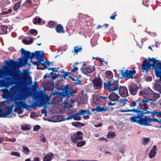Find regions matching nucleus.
<instances>
[{
    "mask_svg": "<svg viewBox=\"0 0 161 161\" xmlns=\"http://www.w3.org/2000/svg\"><path fill=\"white\" fill-rule=\"evenodd\" d=\"M73 119V115H71V116L68 117L67 118H66L65 119L62 120V121H64V120H69V119Z\"/></svg>",
    "mask_w": 161,
    "mask_h": 161,
    "instance_id": "nucleus-60",
    "label": "nucleus"
},
{
    "mask_svg": "<svg viewBox=\"0 0 161 161\" xmlns=\"http://www.w3.org/2000/svg\"><path fill=\"white\" fill-rule=\"evenodd\" d=\"M95 89H100L102 88L103 82L100 78H95L92 81Z\"/></svg>",
    "mask_w": 161,
    "mask_h": 161,
    "instance_id": "nucleus-15",
    "label": "nucleus"
},
{
    "mask_svg": "<svg viewBox=\"0 0 161 161\" xmlns=\"http://www.w3.org/2000/svg\"><path fill=\"white\" fill-rule=\"evenodd\" d=\"M147 60V59L144 60L143 62V64L142 65V69L143 72L145 71L147 72L150 69L151 65L150 64V62H153L152 66L153 68L155 70V73L156 76L157 78H159V80L155 81V84L154 86V88L155 90H156L158 92V94H159L161 93V79L160 77H158L157 75L158 70H161V67H159L160 65V62H158L157 60H156L155 58H148Z\"/></svg>",
    "mask_w": 161,
    "mask_h": 161,
    "instance_id": "nucleus-2",
    "label": "nucleus"
},
{
    "mask_svg": "<svg viewBox=\"0 0 161 161\" xmlns=\"http://www.w3.org/2000/svg\"><path fill=\"white\" fill-rule=\"evenodd\" d=\"M108 110L107 109L105 108L104 107H101L100 106H97L95 108H93L92 110H96L97 112H106V110Z\"/></svg>",
    "mask_w": 161,
    "mask_h": 161,
    "instance_id": "nucleus-28",
    "label": "nucleus"
},
{
    "mask_svg": "<svg viewBox=\"0 0 161 161\" xmlns=\"http://www.w3.org/2000/svg\"><path fill=\"white\" fill-rule=\"evenodd\" d=\"M23 152L25 155H27L29 154L31 152V151L29 148L26 146L23 145L22 146Z\"/></svg>",
    "mask_w": 161,
    "mask_h": 161,
    "instance_id": "nucleus-29",
    "label": "nucleus"
},
{
    "mask_svg": "<svg viewBox=\"0 0 161 161\" xmlns=\"http://www.w3.org/2000/svg\"><path fill=\"white\" fill-rule=\"evenodd\" d=\"M6 64L7 65L11 68L12 70H14L17 66V64L13 60H11L10 61H6Z\"/></svg>",
    "mask_w": 161,
    "mask_h": 161,
    "instance_id": "nucleus-21",
    "label": "nucleus"
},
{
    "mask_svg": "<svg viewBox=\"0 0 161 161\" xmlns=\"http://www.w3.org/2000/svg\"><path fill=\"white\" fill-rule=\"evenodd\" d=\"M145 114H151L153 118H154L155 116L157 117L161 118V112L158 111H146Z\"/></svg>",
    "mask_w": 161,
    "mask_h": 161,
    "instance_id": "nucleus-25",
    "label": "nucleus"
},
{
    "mask_svg": "<svg viewBox=\"0 0 161 161\" xmlns=\"http://www.w3.org/2000/svg\"><path fill=\"white\" fill-rule=\"evenodd\" d=\"M98 141H107L108 140L107 139L104 138L103 137H100L98 139Z\"/></svg>",
    "mask_w": 161,
    "mask_h": 161,
    "instance_id": "nucleus-59",
    "label": "nucleus"
},
{
    "mask_svg": "<svg viewBox=\"0 0 161 161\" xmlns=\"http://www.w3.org/2000/svg\"><path fill=\"white\" fill-rule=\"evenodd\" d=\"M136 101H133L131 103V105H130V107H135L137 105V103H136Z\"/></svg>",
    "mask_w": 161,
    "mask_h": 161,
    "instance_id": "nucleus-55",
    "label": "nucleus"
},
{
    "mask_svg": "<svg viewBox=\"0 0 161 161\" xmlns=\"http://www.w3.org/2000/svg\"><path fill=\"white\" fill-rule=\"evenodd\" d=\"M151 121V119L150 118L143 115V116L141 117L139 125L144 126L151 125L149 124L150 123Z\"/></svg>",
    "mask_w": 161,
    "mask_h": 161,
    "instance_id": "nucleus-14",
    "label": "nucleus"
},
{
    "mask_svg": "<svg viewBox=\"0 0 161 161\" xmlns=\"http://www.w3.org/2000/svg\"><path fill=\"white\" fill-rule=\"evenodd\" d=\"M103 87L105 89L108 90L109 92L117 91L119 86V84L118 80H111L107 82H104Z\"/></svg>",
    "mask_w": 161,
    "mask_h": 161,
    "instance_id": "nucleus-5",
    "label": "nucleus"
},
{
    "mask_svg": "<svg viewBox=\"0 0 161 161\" xmlns=\"http://www.w3.org/2000/svg\"><path fill=\"white\" fill-rule=\"evenodd\" d=\"M49 104V102H47L44 97L42 98L41 100L40 104L43 106L47 105Z\"/></svg>",
    "mask_w": 161,
    "mask_h": 161,
    "instance_id": "nucleus-36",
    "label": "nucleus"
},
{
    "mask_svg": "<svg viewBox=\"0 0 161 161\" xmlns=\"http://www.w3.org/2000/svg\"><path fill=\"white\" fill-rule=\"evenodd\" d=\"M125 148L124 146H122V148H120V149L119 150V151L120 152H121L123 154L125 152Z\"/></svg>",
    "mask_w": 161,
    "mask_h": 161,
    "instance_id": "nucleus-57",
    "label": "nucleus"
},
{
    "mask_svg": "<svg viewBox=\"0 0 161 161\" xmlns=\"http://www.w3.org/2000/svg\"><path fill=\"white\" fill-rule=\"evenodd\" d=\"M119 92L120 95L122 97H125L128 95V92L127 88L125 86H119Z\"/></svg>",
    "mask_w": 161,
    "mask_h": 161,
    "instance_id": "nucleus-18",
    "label": "nucleus"
},
{
    "mask_svg": "<svg viewBox=\"0 0 161 161\" xmlns=\"http://www.w3.org/2000/svg\"><path fill=\"white\" fill-rule=\"evenodd\" d=\"M116 136V134L114 132L112 131L109 132L107 135L108 138H114Z\"/></svg>",
    "mask_w": 161,
    "mask_h": 161,
    "instance_id": "nucleus-34",
    "label": "nucleus"
},
{
    "mask_svg": "<svg viewBox=\"0 0 161 161\" xmlns=\"http://www.w3.org/2000/svg\"><path fill=\"white\" fill-rule=\"evenodd\" d=\"M55 29L57 32L58 33H64L65 32L63 27L60 24L56 26Z\"/></svg>",
    "mask_w": 161,
    "mask_h": 161,
    "instance_id": "nucleus-27",
    "label": "nucleus"
},
{
    "mask_svg": "<svg viewBox=\"0 0 161 161\" xmlns=\"http://www.w3.org/2000/svg\"><path fill=\"white\" fill-rule=\"evenodd\" d=\"M86 143V141L83 140L82 141H80L79 142H77V144L76 145L77 147H81L82 146H83L85 145Z\"/></svg>",
    "mask_w": 161,
    "mask_h": 161,
    "instance_id": "nucleus-42",
    "label": "nucleus"
},
{
    "mask_svg": "<svg viewBox=\"0 0 161 161\" xmlns=\"http://www.w3.org/2000/svg\"><path fill=\"white\" fill-rule=\"evenodd\" d=\"M82 50V47H79L78 46H75L74 47V51H72V53L75 52V53L74 55L76 53V54H77L78 53L80 52Z\"/></svg>",
    "mask_w": 161,
    "mask_h": 161,
    "instance_id": "nucleus-32",
    "label": "nucleus"
},
{
    "mask_svg": "<svg viewBox=\"0 0 161 161\" xmlns=\"http://www.w3.org/2000/svg\"><path fill=\"white\" fill-rule=\"evenodd\" d=\"M151 121H150V123L151 122H158V120L157 119H155L154 118H153V119H151Z\"/></svg>",
    "mask_w": 161,
    "mask_h": 161,
    "instance_id": "nucleus-64",
    "label": "nucleus"
},
{
    "mask_svg": "<svg viewBox=\"0 0 161 161\" xmlns=\"http://www.w3.org/2000/svg\"><path fill=\"white\" fill-rule=\"evenodd\" d=\"M14 115L12 111V108H10L5 112H3L2 109L0 108V117H10Z\"/></svg>",
    "mask_w": 161,
    "mask_h": 161,
    "instance_id": "nucleus-12",
    "label": "nucleus"
},
{
    "mask_svg": "<svg viewBox=\"0 0 161 161\" xmlns=\"http://www.w3.org/2000/svg\"><path fill=\"white\" fill-rule=\"evenodd\" d=\"M80 115H81L80 114V112L79 113H77L75 114H73V119L75 120H80Z\"/></svg>",
    "mask_w": 161,
    "mask_h": 161,
    "instance_id": "nucleus-33",
    "label": "nucleus"
},
{
    "mask_svg": "<svg viewBox=\"0 0 161 161\" xmlns=\"http://www.w3.org/2000/svg\"><path fill=\"white\" fill-rule=\"evenodd\" d=\"M52 96H53L52 101L54 103L62 101L63 97H66V94L65 93L64 88L63 89L61 92L56 91H53L51 93Z\"/></svg>",
    "mask_w": 161,
    "mask_h": 161,
    "instance_id": "nucleus-6",
    "label": "nucleus"
},
{
    "mask_svg": "<svg viewBox=\"0 0 161 161\" xmlns=\"http://www.w3.org/2000/svg\"><path fill=\"white\" fill-rule=\"evenodd\" d=\"M21 128L24 130H30L31 128V126L28 124H25L24 125H22L21 126Z\"/></svg>",
    "mask_w": 161,
    "mask_h": 161,
    "instance_id": "nucleus-37",
    "label": "nucleus"
},
{
    "mask_svg": "<svg viewBox=\"0 0 161 161\" xmlns=\"http://www.w3.org/2000/svg\"><path fill=\"white\" fill-rule=\"evenodd\" d=\"M130 74H131V77H132V78H133L132 75H134V74H136V71L134 70H130Z\"/></svg>",
    "mask_w": 161,
    "mask_h": 161,
    "instance_id": "nucleus-63",
    "label": "nucleus"
},
{
    "mask_svg": "<svg viewBox=\"0 0 161 161\" xmlns=\"http://www.w3.org/2000/svg\"><path fill=\"white\" fill-rule=\"evenodd\" d=\"M34 41V39L33 38L31 37L30 40L28 41L26 39H23L22 40V42L26 45H29L31 44Z\"/></svg>",
    "mask_w": 161,
    "mask_h": 161,
    "instance_id": "nucleus-31",
    "label": "nucleus"
},
{
    "mask_svg": "<svg viewBox=\"0 0 161 161\" xmlns=\"http://www.w3.org/2000/svg\"><path fill=\"white\" fill-rule=\"evenodd\" d=\"M152 77L150 76H148L146 77L145 79L147 81H150L152 80Z\"/></svg>",
    "mask_w": 161,
    "mask_h": 161,
    "instance_id": "nucleus-58",
    "label": "nucleus"
},
{
    "mask_svg": "<svg viewBox=\"0 0 161 161\" xmlns=\"http://www.w3.org/2000/svg\"><path fill=\"white\" fill-rule=\"evenodd\" d=\"M0 90L3 92L2 96L3 98L12 101L15 100V96L18 93V90L15 87H11L9 90L7 89H1Z\"/></svg>",
    "mask_w": 161,
    "mask_h": 161,
    "instance_id": "nucleus-3",
    "label": "nucleus"
},
{
    "mask_svg": "<svg viewBox=\"0 0 161 161\" xmlns=\"http://www.w3.org/2000/svg\"><path fill=\"white\" fill-rule=\"evenodd\" d=\"M0 86L4 87L6 86V83L3 80H0Z\"/></svg>",
    "mask_w": 161,
    "mask_h": 161,
    "instance_id": "nucleus-54",
    "label": "nucleus"
},
{
    "mask_svg": "<svg viewBox=\"0 0 161 161\" xmlns=\"http://www.w3.org/2000/svg\"><path fill=\"white\" fill-rule=\"evenodd\" d=\"M83 135V133L81 131H78L76 133H75L71 136L70 139L72 142L77 143L79 141L82 139Z\"/></svg>",
    "mask_w": 161,
    "mask_h": 161,
    "instance_id": "nucleus-11",
    "label": "nucleus"
},
{
    "mask_svg": "<svg viewBox=\"0 0 161 161\" xmlns=\"http://www.w3.org/2000/svg\"><path fill=\"white\" fill-rule=\"evenodd\" d=\"M38 88V84L36 81H34V85L32 86V88L34 89H36Z\"/></svg>",
    "mask_w": 161,
    "mask_h": 161,
    "instance_id": "nucleus-52",
    "label": "nucleus"
},
{
    "mask_svg": "<svg viewBox=\"0 0 161 161\" xmlns=\"http://www.w3.org/2000/svg\"><path fill=\"white\" fill-rule=\"evenodd\" d=\"M138 110H136L135 108H133L131 109H127V110H120V112H137Z\"/></svg>",
    "mask_w": 161,
    "mask_h": 161,
    "instance_id": "nucleus-41",
    "label": "nucleus"
},
{
    "mask_svg": "<svg viewBox=\"0 0 161 161\" xmlns=\"http://www.w3.org/2000/svg\"><path fill=\"white\" fill-rule=\"evenodd\" d=\"M111 92L110 93L108 97L109 99L112 101H119V99L120 98V97L119 95L115 92L114 91Z\"/></svg>",
    "mask_w": 161,
    "mask_h": 161,
    "instance_id": "nucleus-16",
    "label": "nucleus"
},
{
    "mask_svg": "<svg viewBox=\"0 0 161 161\" xmlns=\"http://www.w3.org/2000/svg\"><path fill=\"white\" fill-rule=\"evenodd\" d=\"M41 19L39 18H35L34 19V23L35 24H40L41 22Z\"/></svg>",
    "mask_w": 161,
    "mask_h": 161,
    "instance_id": "nucleus-45",
    "label": "nucleus"
},
{
    "mask_svg": "<svg viewBox=\"0 0 161 161\" xmlns=\"http://www.w3.org/2000/svg\"><path fill=\"white\" fill-rule=\"evenodd\" d=\"M150 138H144L142 139V144L146 145L150 141Z\"/></svg>",
    "mask_w": 161,
    "mask_h": 161,
    "instance_id": "nucleus-39",
    "label": "nucleus"
},
{
    "mask_svg": "<svg viewBox=\"0 0 161 161\" xmlns=\"http://www.w3.org/2000/svg\"><path fill=\"white\" fill-rule=\"evenodd\" d=\"M138 88L137 85L134 84L130 85L129 87L130 94L133 95H134L136 93Z\"/></svg>",
    "mask_w": 161,
    "mask_h": 161,
    "instance_id": "nucleus-17",
    "label": "nucleus"
},
{
    "mask_svg": "<svg viewBox=\"0 0 161 161\" xmlns=\"http://www.w3.org/2000/svg\"><path fill=\"white\" fill-rule=\"evenodd\" d=\"M64 89L65 93L66 94V97L69 98L71 97H73L74 94L77 92V91L76 90H72L69 88L68 85L67 84L64 86Z\"/></svg>",
    "mask_w": 161,
    "mask_h": 161,
    "instance_id": "nucleus-13",
    "label": "nucleus"
},
{
    "mask_svg": "<svg viewBox=\"0 0 161 161\" xmlns=\"http://www.w3.org/2000/svg\"><path fill=\"white\" fill-rule=\"evenodd\" d=\"M23 76L24 78L27 79V82L24 81L22 84H19V85L22 86L23 88V90L27 89L28 86H31L32 83L31 78L28 73H25Z\"/></svg>",
    "mask_w": 161,
    "mask_h": 161,
    "instance_id": "nucleus-9",
    "label": "nucleus"
},
{
    "mask_svg": "<svg viewBox=\"0 0 161 161\" xmlns=\"http://www.w3.org/2000/svg\"><path fill=\"white\" fill-rule=\"evenodd\" d=\"M80 123L79 122H75L72 123V124L74 126L78 127L80 126Z\"/></svg>",
    "mask_w": 161,
    "mask_h": 161,
    "instance_id": "nucleus-51",
    "label": "nucleus"
},
{
    "mask_svg": "<svg viewBox=\"0 0 161 161\" xmlns=\"http://www.w3.org/2000/svg\"><path fill=\"white\" fill-rule=\"evenodd\" d=\"M54 154L51 152L48 153L45 156L43 159V161H50L53 157Z\"/></svg>",
    "mask_w": 161,
    "mask_h": 161,
    "instance_id": "nucleus-26",
    "label": "nucleus"
},
{
    "mask_svg": "<svg viewBox=\"0 0 161 161\" xmlns=\"http://www.w3.org/2000/svg\"><path fill=\"white\" fill-rule=\"evenodd\" d=\"M1 29L3 32V34H7V29H8V27L6 25H2L1 26Z\"/></svg>",
    "mask_w": 161,
    "mask_h": 161,
    "instance_id": "nucleus-38",
    "label": "nucleus"
},
{
    "mask_svg": "<svg viewBox=\"0 0 161 161\" xmlns=\"http://www.w3.org/2000/svg\"><path fill=\"white\" fill-rule=\"evenodd\" d=\"M43 65H45L46 66H49L50 65V64L49 62L47 61V62H42V64H40L41 67L42 68H44V67L43 66Z\"/></svg>",
    "mask_w": 161,
    "mask_h": 161,
    "instance_id": "nucleus-48",
    "label": "nucleus"
},
{
    "mask_svg": "<svg viewBox=\"0 0 161 161\" xmlns=\"http://www.w3.org/2000/svg\"><path fill=\"white\" fill-rule=\"evenodd\" d=\"M37 114L35 112H31L30 114V117L32 119H35L36 118L38 117Z\"/></svg>",
    "mask_w": 161,
    "mask_h": 161,
    "instance_id": "nucleus-49",
    "label": "nucleus"
},
{
    "mask_svg": "<svg viewBox=\"0 0 161 161\" xmlns=\"http://www.w3.org/2000/svg\"><path fill=\"white\" fill-rule=\"evenodd\" d=\"M21 4V2L20 1L16 3L14 6L13 10L14 11H16L20 7V5Z\"/></svg>",
    "mask_w": 161,
    "mask_h": 161,
    "instance_id": "nucleus-40",
    "label": "nucleus"
},
{
    "mask_svg": "<svg viewBox=\"0 0 161 161\" xmlns=\"http://www.w3.org/2000/svg\"><path fill=\"white\" fill-rule=\"evenodd\" d=\"M136 110H138L137 112H134V113H136L137 115H133L130 118V119L132 122L136 123L139 124L141 117L142 116H143V114L139 109H136Z\"/></svg>",
    "mask_w": 161,
    "mask_h": 161,
    "instance_id": "nucleus-10",
    "label": "nucleus"
},
{
    "mask_svg": "<svg viewBox=\"0 0 161 161\" xmlns=\"http://www.w3.org/2000/svg\"><path fill=\"white\" fill-rule=\"evenodd\" d=\"M157 149V146L154 145L153 147L152 148L148 154V157L149 158H152L155 156L156 154V151Z\"/></svg>",
    "mask_w": 161,
    "mask_h": 161,
    "instance_id": "nucleus-23",
    "label": "nucleus"
},
{
    "mask_svg": "<svg viewBox=\"0 0 161 161\" xmlns=\"http://www.w3.org/2000/svg\"><path fill=\"white\" fill-rule=\"evenodd\" d=\"M41 113L42 114H44V116H46L47 115V112L46 110L44 108L42 110Z\"/></svg>",
    "mask_w": 161,
    "mask_h": 161,
    "instance_id": "nucleus-56",
    "label": "nucleus"
},
{
    "mask_svg": "<svg viewBox=\"0 0 161 161\" xmlns=\"http://www.w3.org/2000/svg\"><path fill=\"white\" fill-rule=\"evenodd\" d=\"M121 72L124 77L126 78L127 79H129L130 78L132 79L131 74L129 70L126 69L125 72H124V70H121Z\"/></svg>",
    "mask_w": 161,
    "mask_h": 161,
    "instance_id": "nucleus-24",
    "label": "nucleus"
},
{
    "mask_svg": "<svg viewBox=\"0 0 161 161\" xmlns=\"http://www.w3.org/2000/svg\"><path fill=\"white\" fill-rule=\"evenodd\" d=\"M78 68L77 67L74 66L73 69L71 70V71L72 72H75L78 70Z\"/></svg>",
    "mask_w": 161,
    "mask_h": 161,
    "instance_id": "nucleus-61",
    "label": "nucleus"
},
{
    "mask_svg": "<svg viewBox=\"0 0 161 161\" xmlns=\"http://www.w3.org/2000/svg\"><path fill=\"white\" fill-rule=\"evenodd\" d=\"M14 103L15 104L14 111L18 113L19 114L22 113L21 108L29 109L30 108L29 105H27L23 101L15 102Z\"/></svg>",
    "mask_w": 161,
    "mask_h": 161,
    "instance_id": "nucleus-7",
    "label": "nucleus"
},
{
    "mask_svg": "<svg viewBox=\"0 0 161 161\" xmlns=\"http://www.w3.org/2000/svg\"><path fill=\"white\" fill-rule=\"evenodd\" d=\"M30 33L32 35H33L34 36H36L37 35V32L36 30L35 29H32L30 31Z\"/></svg>",
    "mask_w": 161,
    "mask_h": 161,
    "instance_id": "nucleus-50",
    "label": "nucleus"
},
{
    "mask_svg": "<svg viewBox=\"0 0 161 161\" xmlns=\"http://www.w3.org/2000/svg\"><path fill=\"white\" fill-rule=\"evenodd\" d=\"M58 69L57 68L53 67V68L52 71L53 72H51L50 74L47 73L43 77L44 78H48L50 77H51L53 79H55L56 78H58V75H55L54 76H52V75L53 74V72H57L58 71Z\"/></svg>",
    "mask_w": 161,
    "mask_h": 161,
    "instance_id": "nucleus-20",
    "label": "nucleus"
},
{
    "mask_svg": "<svg viewBox=\"0 0 161 161\" xmlns=\"http://www.w3.org/2000/svg\"><path fill=\"white\" fill-rule=\"evenodd\" d=\"M10 154L18 158H19L20 157V153L18 152H12L10 153Z\"/></svg>",
    "mask_w": 161,
    "mask_h": 161,
    "instance_id": "nucleus-43",
    "label": "nucleus"
},
{
    "mask_svg": "<svg viewBox=\"0 0 161 161\" xmlns=\"http://www.w3.org/2000/svg\"><path fill=\"white\" fill-rule=\"evenodd\" d=\"M40 140L41 141L43 142H45L46 141V137L43 135H42L40 136Z\"/></svg>",
    "mask_w": 161,
    "mask_h": 161,
    "instance_id": "nucleus-47",
    "label": "nucleus"
},
{
    "mask_svg": "<svg viewBox=\"0 0 161 161\" xmlns=\"http://www.w3.org/2000/svg\"><path fill=\"white\" fill-rule=\"evenodd\" d=\"M80 114L81 115H83V118L85 119H87L90 118L88 114H92V113L89 110H82L80 111Z\"/></svg>",
    "mask_w": 161,
    "mask_h": 161,
    "instance_id": "nucleus-22",
    "label": "nucleus"
},
{
    "mask_svg": "<svg viewBox=\"0 0 161 161\" xmlns=\"http://www.w3.org/2000/svg\"><path fill=\"white\" fill-rule=\"evenodd\" d=\"M119 103H123L122 105H125V104L127 103V102H128V99L126 98H124L123 99H122L121 100H119Z\"/></svg>",
    "mask_w": 161,
    "mask_h": 161,
    "instance_id": "nucleus-44",
    "label": "nucleus"
},
{
    "mask_svg": "<svg viewBox=\"0 0 161 161\" xmlns=\"http://www.w3.org/2000/svg\"><path fill=\"white\" fill-rule=\"evenodd\" d=\"M149 100H150L147 99H143L139 102L136 109H139L140 110V109H143L144 110L145 114L146 111H149L147 110V109H148L147 104L149 103Z\"/></svg>",
    "mask_w": 161,
    "mask_h": 161,
    "instance_id": "nucleus-8",
    "label": "nucleus"
},
{
    "mask_svg": "<svg viewBox=\"0 0 161 161\" xmlns=\"http://www.w3.org/2000/svg\"><path fill=\"white\" fill-rule=\"evenodd\" d=\"M139 94L140 96L152 101L155 100L159 97L157 93L153 92L149 87L145 88L142 91H140Z\"/></svg>",
    "mask_w": 161,
    "mask_h": 161,
    "instance_id": "nucleus-4",
    "label": "nucleus"
},
{
    "mask_svg": "<svg viewBox=\"0 0 161 161\" xmlns=\"http://www.w3.org/2000/svg\"><path fill=\"white\" fill-rule=\"evenodd\" d=\"M52 95L51 93L50 96H48L47 95L45 94L44 95L43 97L47 100V101L49 102L51 98L52 97Z\"/></svg>",
    "mask_w": 161,
    "mask_h": 161,
    "instance_id": "nucleus-46",
    "label": "nucleus"
},
{
    "mask_svg": "<svg viewBox=\"0 0 161 161\" xmlns=\"http://www.w3.org/2000/svg\"><path fill=\"white\" fill-rule=\"evenodd\" d=\"M87 95H84L81 96L80 98V103L83 104L87 103Z\"/></svg>",
    "mask_w": 161,
    "mask_h": 161,
    "instance_id": "nucleus-30",
    "label": "nucleus"
},
{
    "mask_svg": "<svg viewBox=\"0 0 161 161\" xmlns=\"http://www.w3.org/2000/svg\"><path fill=\"white\" fill-rule=\"evenodd\" d=\"M64 107L67 108H69L71 107V106L70 105H69L68 103H66L64 104Z\"/></svg>",
    "mask_w": 161,
    "mask_h": 161,
    "instance_id": "nucleus-62",
    "label": "nucleus"
},
{
    "mask_svg": "<svg viewBox=\"0 0 161 161\" xmlns=\"http://www.w3.org/2000/svg\"><path fill=\"white\" fill-rule=\"evenodd\" d=\"M82 71L85 74H87L92 73L95 69L94 66H90L86 68H82L81 69Z\"/></svg>",
    "mask_w": 161,
    "mask_h": 161,
    "instance_id": "nucleus-19",
    "label": "nucleus"
},
{
    "mask_svg": "<svg viewBox=\"0 0 161 161\" xmlns=\"http://www.w3.org/2000/svg\"><path fill=\"white\" fill-rule=\"evenodd\" d=\"M20 51L22 57V59L19 61V63L22 66L26 65L28 59H30L33 64L37 66V69H43L44 68L41 67L40 65V64H42L44 61L43 51H36L35 53H31L29 51H25L23 48L21 49Z\"/></svg>",
    "mask_w": 161,
    "mask_h": 161,
    "instance_id": "nucleus-1",
    "label": "nucleus"
},
{
    "mask_svg": "<svg viewBox=\"0 0 161 161\" xmlns=\"http://www.w3.org/2000/svg\"><path fill=\"white\" fill-rule=\"evenodd\" d=\"M105 76L106 78L109 79H111L113 77L112 73L109 71H107L105 72Z\"/></svg>",
    "mask_w": 161,
    "mask_h": 161,
    "instance_id": "nucleus-35",
    "label": "nucleus"
},
{
    "mask_svg": "<svg viewBox=\"0 0 161 161\" xmlns=\"http://www.w3.org/2000/svg\"><path fill=\"white\" fill-rule=\"evenodd\" d=\"M40 128V126L38 125L34 126L33 127V130L35 131H37Z\"/></svg>",
    "mask_w": 161,
    "mask_h": 161,
    "instance_id": "nucleus-53",
    "label": "nucleus"
}]
</instances>
